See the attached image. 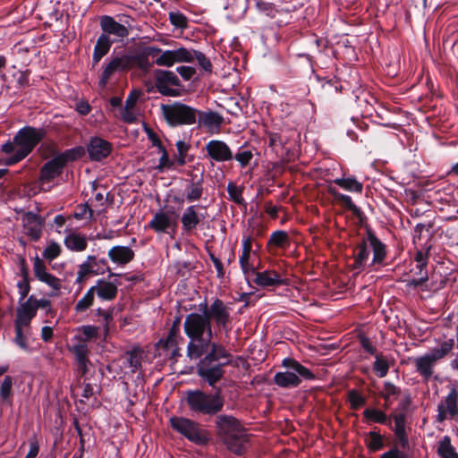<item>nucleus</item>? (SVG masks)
Segmentation results:
<instances>
[{
	"label": "nucleus",
	"mask_w": 458,
	"mask_h": 458,
	"mask_svg": "<svg viewBox=\"0 0 458 458\" xmlns=\"http://www.w3.org/2000/svg\"><path fill=\"white\" fill-rule=\"evenodd\" d=\"M184 333L190 338L187 355L191 359H199L211 348L213 335L209 318L196 312L186 316L183 324Z\"/></svg>",
	"instance_id": "f257e3e1"
},
{
	"label": "nucleus",
	"mask_w": 458,
	"mask_h": 458,
	"mask_svg": "<svg viewBox=\"0 0 458 458\" xmlns=\"http://www.w3.org/2000/svg\"><path fill=\"white\" fill-rule=\"evenodd\" d=\"M197 365L199 377L210 386H214L225 374L224 367L231 362L230 352L219 344H212Z\"/></svg>",
	"instance_id": "f03ea898"
},
{
	"label": "nucleus",
	"mask_w": 458,
	"mask_h": 458,
	"mask_svg": "<svg viewBox=\"0 0 458 458\" xmlns=\"http://www.w3.org/2000/svg\"><path fill=\"white\" fill-rule=\"evenodd\" d=\"M353 268L362 270L367 266L381 264L386 258V248L383 242L371 232L357 245L353 252Z\"/></svg>",
	"instance_id": "7ed1b4c3"
},
{
	"label": "nucleus",
	"mask_w": 458,
	"mask_h": 458,
	"mask_svg": "<svg viewBox=\"0 0 458 458\" xmlns=\"http://www.w3.org/2000/svg\"><path fill=\"white\" fill-rule=\"evenodd\" d=\"M454 345V339L445 340L429 352L413 359L415 370L424 381L428 382L433 377L436 364L449 354Z\"/></svg>",
	"instance_id": "20e7f679"
},
{
	"label": "nucleus",
	"mask_w": 458,
	"mask_h": 458,
	"mask_svg": "<svg viewBox=\"0 0 458 458\" xmlns=\"http://www.w3.org/2000/svg\"><path fill=\"white\" fill-rule=\"evenodd\" d=\"M44 131L31 126H25L18 131L13 141H6L1 146V150L5 154H11L17 150L27 157L34 148L43 139Z\"/></svg>",
	"instance_id": "39448f33"
},
{
	"label": "nucleus",
	"mask_w": 458,
	"mask_h": 458,
	"mask_svg": "<svg viewBox=\"0 0 458 458\" xmlns=\"http://www.w3.org/2000/svg\"><path fill=\"white\" fill-rule=\"evenodd\" d=\"M186 403L191 411L203 415H215L224 407V399L218 392L211 394L190 390L186 392Z\"/></svg>",
	"instance_id": "423d86ee"
},
{
	"label": "nucleus",
	"mask_w": 458,
	"mask_h": 458,
	"mask_svg": "<svg viewBox=\"0 0 458 458\" xmlns=\"http://www.w3.org/2000/svg\"><path fill=\"white\" fill-rule=\"evenodd\" d=\"M282 365L289 370L279 371L275 374L274 382L280 387H297L301 383V377L306 380H312L315 378V375L310 369L293 359H284Z\"/></svg>",
	"instance_id": "0eeeda50"
},
{
	"label": "nucleus",
	"mask_w": 458,
	"mask_h": 458,
	"mask_svg": "<svg viewBox=\"0 0 458 458\" xmlns=\"http://www.w3.org/2000/svg\"><path fill=\"white\" fill-rule=\"evenodd\" d=\"M162 114L171 126L191 125L197 122L198 110L181 102L161 106Z\"/></svg>",
	"instance_id": "6e6552de"
},
{
	"label": "nucleus",
	"mask_w": 458,
	"mask_h": 458,
	"mask_svg": "<svg viewBox=\"0 0 458 458\" xmlns=\"http://www.w3.org/2000/svg\"><path fill=\"white\" fill-rule=\"evenodd\" d=\"M260 243L251 235H243L242 240V254L239 257L241 270L250 284L252 274L255 273V257L258 256Z\"/></svg>",
	"instance_id": "1a4fd4ad"
},
{
	"label": "nucleus",
	"mask_w": 458,
	"mask_h": 458,
	"mask_svg": "<svg viewBox=\"0 0 458 458\" xmlns=\"http://www.w3.org/2000/svg\"><path fill=\"white\" fill-rule=\"evenodd\" d=\"M170 424L173 429L196 445H204L208 442L205 431L200 428L197 422L190 419L173 417L170 419Z\"/></svg>",
	"instance_id": "9d476101"
},
{
	"label": "nucleus",
	"mask_w": 458,
	"mask_h": 458,
	"mask_svg": "<svg viewBox=\"0 0 458 458\" xmlns=\"http://www.w3.org/2000/svg\"><path fill=\"white\" fill-rule=\"evenodd\" d=\"M158 52H160L159 47L148 46L134 54L125 53V56L128 58L129 70L133 67H137L144 72H148L154 64L153 62L149 61V58H155Z\"/></svg>",
	"instance_id": "9b49d317"
},
{
	"label": "nucleus",
	"mask_w": 458,
	"mask_h": 458,
	"mask_svg": "<svg viewBox=\"0 0 458 458\" xmlns=\"http://www.w3.org/2000/svg\"><path fill=\"white\" fill-rule=\"evenodd\" d=\"M106 271H110L107 259L105 258L98 259L96 256L89 255L79 266L76 282L81 283L89 276L103 275Z\"/></svg>",
	"instance_id": "f8f14e48"
},
{
	"label": "nucleus",
	"mask_w": 458,
	"mask_h": 458,
	"mask_svg": "<svg viewBox=\"0 0 458 458\" xmlns=\"http://www.w3.org/2000/svg\"><path fill=\"white\" fill-rule=\"evenodd\" d=\"M207 217L204 206L190 205L182 212L181 216L182 229L183 232L194 231Z\"/></svg>",
	"instance_id": "ddd939ff"
},
{
	"label": "nucleus",
	"mask_w": 458,
	"mask_h": 458,
	"mask_svg": "<svg viewBox=\"0 0 458 458\" xmlns=\"http://www.w3.org/2000/svg\"><path fill=\"white\" fill-rule=\"evenodd\" d=\"M129 70L128 58L125 53H120L111 57L109 62L103 68L98 85L104 89L108 83L109 80L115 74Z\"/></svg>",
	"instance_id": "4468645a"
},
{
	"label": "nucleus",
	"mask_w": 458,
	"mask_h": 458,
	"mask_svg": "<svg viewBox=\"0 0 458 458\" xmlns=\"http://www.w3.org/2000/svg\"><path fill=\"white\" fill-rule=\"evenodd\" d=\"M259 266L255 267V273L252 274V281L258 286L267 289L281 285H288L289 280L284 278L277 271L274 269L258 270Z\"/></svg>",
	"instance_id": "2eb2a0df"
},
{
	"label": "nucleus",
	"mask_w": 458,
	"mask_h": 458,
	"mask_svg": "<svg viewBox=\"0 0 458 458\" xmlns=\"http://www.w3.org/2000/svg\"><path fill=\"white\" fill-rule=\"evenodd\" d=\"M204 149L211 162L225 163L233 159V150L224 140H211L207 142Z\"/></svg>",
	"instance_id": "dca6fc26"
},
{
	"label": "nucleus",
	"mask_w": 458,
	"mask_h": 458,
	"mask_svg": "<svg viewBox=\"0 0 458 458\" xmlns=\"http://www.w3.org/2000/svg\"><path fill=\"white\" fill-rule=\"evenodd\" d=\"M33 271L35 277L40 281L41 283L46 284L48 287L52 289V293L49 294L50 296H57L59 291L62 288V281L53 274H51L44 262L39 259L38 257L35 259L33 262Z\"/></svg>",
	"instance_id": "f3484780"
},
{
	"label": "nucleus",
	"mask_w": 458,
	"mask_h": 458,
	"mask_svg": "<svg viewBox=\"0 0 458 458\" xmlns=\"http://www.w3.org/2000/svg\"><path fill=\"white\" fill-rule=\"evenodd\" d=\"M23 232L31 241L37 242L42 236L45 218L41 216L28 211L21 216Z\"/></svg>",
	"instance_id": "a211bd4d"
},
{
	"label": "nucleus",
	"mask_w": 458,
	"mask_h": 458,
	"mask_svg": "<svg viewBox=\"0 0 458 458\" xmlns=\"http://www.w3.org/2000/svg\"><path fill=\"white\" fill-rule=\"evenodd\" d=\"M101 35L111 38L114 43L122 42L129 35V30L124 25L117 22L112 16L103 15L100 17Z\"/></svg>",
	"instance_id": "6ab92c4d"
},
{
	"label": "nucleus",
	"mask_w": 458,
	"mask_h": 458,
	"mask_svg": "<svg viewBox=\"0 0 458 458\" xmlns=\"http://www.w3.org/2000/svg\"><path fill=\"white\" fill-rule=\"evenodd\" d=\"M89 157L92 161H102L112 151V144L100 137H92L87 146Z\"/></svg>",
	"instance_id": "aec40b11"
},
{
	"label": "nucleus",
	"mask_w": 458,
	"mask_h": 458,
	"mask_svg": "<svg viewBox=\"0 0 458 458\" xmlns=\"http://www.w3.org/2000/svg\"><path fill=\"white\" fill-rule=\"evenodd\" d=\"M34 295H30L25 301H19L16 310L14 323L30 326L32 319L37 315V307L34 303Z\"/></svg>",
	"instance_id": "412c9836"
},
{
	"label": "nucleus",
	"mask_w": 458,
	"mask_h": 458,
	"mask_svg": "<svg viewBox=\"0 0 458 458\" xmlns=\"http://www.w3.org/2000/svg\"><path fill=\"white\" fill-rule=\"evenodd\" d=\"M139 97V92L131 91L125 100L124 106L121 107L120 119L125 123L131 124L138 122L140 111L137 108L136 104Z\"/></svg>",
	"instance_id": "4be33fe9"
},
{
	"label": "nucleus",
	"mask_w": 458,
	"mask_h": 458,
	"mask_svg": "<svg viewBox=\"0 0 458 458\" xmlns=\"http://www.w3.org/2000/svg\"><path fill=\"white\" fill-rule=\"evenodd\" d=\"M204 315L209 318V321L213 319L218 327H225L230 317L228 309L219 299H216L212 302L208 310Z\"/></svg>",
	"instance_id": "5701e85b"
},
{
	"label": "nucleus",
	"mask_w": 458,
	"mask_h": 458,
	"mask_svg": "<svg viewBox=\"0 0 458 458\" xmlns=\"http://www.w3.org/2000/svg\"><path fill=\"white\" fill-rule=\"evenodd\" d=\"M216 424L223 439L244 429L240 422L231 415H219Z\"/></svg>",
	"instance_id": "b1692460"
},
{
	"label": "nucleus",
	"mask_w": 458,
	"mask_h": 458,
	"mask_svg": "<svg viewBox=\"0 0 458 458\" xmlns=\"http://www.w3.org/2000/svg\"><path fill=\"white\" fill-rule=\"evenodd\" d=\"M109 259L117 267H124L134 259V251L129 246L115 245L108 250Z\"/></svg>",
	"instance_id": "393cba45"
},
{
	"label": "nucleus",
	"mask_w": 458,
	"mask_h": 458,
	"mask_svg": "<svg viewBox=\"0 0 458 458\" xmlns=\"http://www.w3.org/2000/svg\"><path fill=\"white\" fill-rule=\"evenodd\" d=\"M64 167V165L58 156H55V157L45 163L40 170L39 180L41 184L49 182L53 179L57 177L59 174H61Z\"/></svg>",
	"instance_id": "a878e982"
},
{
	"label": "nucleus",
	"mask_w": 458,
	"mask_h": 458,
	"mask_svg": "<svg viewBox=\"0 0 458 458\" xmlns=\"http://www.w3.org/2000/svg\"><path fill=\"white\" fill-rule=\"evenodd\" d=\"M394 428H393L395 436V444L398 447L406 450L409 449V439L405 428L406 415L403 412L393 416Z\"/></svg>",
	"instance_id": "bb28decb"
},
{
	"label": "nucleus",
	"mask_w": 458,
	"mask_h": 458,
	"mask_svg": "<svg viewBox=\"0 0 458 458\" xmlns=\"http://www.w3.org/2000/svg\"><path fill=\"white\" fill-rule=\"evenodd\" d=\"M174 224V221L171 216H169L168 213L160 210L153 216L152 219L148 223V226L158 233H167Z\"/></svg>",
	"instance_id": "cd10ccee"
},
{
	"label": "nucleus",
	"mask_w": 458,
	"mask_h": 458,
	"mask_svg": "<svg viewBox=\"0 0 458 458\" xmlns=\"http://www.w3.org/2000/svg\"><path fill=\"white\" fill-rule=\"evenodd\" d=\"M248 441V435L244 429L224 438L227 448L236 454H242L246 450Z\"/></svg>",
	"instance_id": "c85d7f7f"
},
{
	"label": "nucleus",
	"mask_w": 458,
	"mask_h": 458,
	"mask_svg": "<svg viewBox=\"0 0 458 458\" xmlns=\"http://www.w3.org/2000/svg\"><path fill=\"white\" fill-rule=\"evenodd\" d=\"M197 121L199 126H203L208 131L218 130L223 123V117L216 112L198 110Z\"/></svg>",
	"instance_id": "c756f323"
},
{
	"label": "nucleus",
	"mask_w": 458,
	"mask_h": 458,
	"mask_svg": "<svg viewBox=\"0 0 458 458\" xmlns=\"http://www.w3.org/2000/svg\"><path fill=\"white\" fill-rule=\"evenodd\" d=\"M204 193L203 176L192 177L184 190L185 199L189 203L199 200Z\"/></svg>",
	"instance_id": "7c9ffc66"
},
{
	"label": "nucleus",
	"mask_w": 458,
	"mask_h": 458,
	"mask_svg": "<svg viewBox=\"0 0 458 458\" xmlns=\"http://www.w3.org/2000/svg\"><path fill=\"white\" fill-rule=\"evenodd\" d=\"M448 394L445 397L444 401L439 403L450 414V418L458 415V386L457 383L448 385Z\"/></svg>",
	"instance_id": "2f4dec72"
},
{
	"label": "nucleus",
	"mask_w": 458,
	"mask_h": 458,
	"mask_svg": "<svg viewBox=\"0 0 458 458\" xmlns=\"http://www.w3.org/2000/svg\"><path fill=\"white\" fill-rule=\"evenodd\" d=\"M15 336L13 343L22 351L30 352L32 349L28 344V340L31 335V327L14 323Z\"/></svg>",
	"instance_id": "473e14b6"
},
{
	"label": "nucleus",
	"mask_w": 458,
	"mask_h": 458,
	"mask_svg": "<svg viewBox=\"0 0 458 458\" xmlns=\"http://www.w3.org/2000/svg\"><path fill=\"white\" fill-rule=\"evenodd\" d=\"M64 244L72 251L81 252L86 250L88 242L84 234L69 232L64 239Z\"/></svg>",
	"instance_id": "72a5a7b5"
},
{
	"label": "nucleus",
	"mask_w": 458,
	"mask_h": 458,
	"mask_svg": "<svg viewBox=\"0 0 458 458\" xmlns=\"http://www.w3.org/2000/svg\"><path fill=\"white\" fill-rule=\"evenodd\" d=\"M91 288H94V294L104 301L114 300L117 294V286L112 282L98 280V284Z\"/></svg>",
	"instance_id": "f704fd0d"
},
{
	"label": "nucleus",
	"mask_w": 458,
	"mask_h": 458,
	"mask_svg": "<svg viewBox=\"0 0 458 458\" xmlns=\"http://www.w3.org/2000/svg\"><path fill=\"white\" fill-rule=\"evenodd\" d=\"M437 454L440 458H458V453L449 436H444L437 444Z\"/></svg>",
	"instance_id": "c9c22d12"
},
{
	"label": "nucleus",
	"mask_w": 458,
	"mask_h": 458,
	"mask_svg": "<svg viewBox=\"0 0 458 458\" xmlns=\"http://www.w3.org/2000/svg\"><path fill=\"white\" fill-rule=\"evenodd\" d=\"M72 352L75 355L79 369L85 374L88 370V363L89 362L88 358V345L86 344L80 343L72 346Z\"/></svg>",
	"instance_id": "e433bc0d"
},
{
	"label": "nucleus",
	"mask_w": 458,
	"mask_h": 458,
	"mask_svg": "<svg viewBox=\"0 0 458 458\" xmlns=\"http://www.w3.org/2000/svg\"><path fill=\"white\" fill-rule=\"evenodd\" d=\"M333 182L350 192L361 193L363 191L362 182H359L354 176L335 178Z\"/></svg>",
	"instance_id": "4c0bfd02"
},
{
	"label": "nucleus",
	"mask_w": 458,
	"mask_h": 458,
	"mask_svg": "<svg viewBox=\"0 0 458 458\" xmlns=\"http://www.w3.org/2000/svg\"><path fill=\"white\" fill-rule=\"evenodd\" d=\"M328 193L334 198L335 201L340 203L345 208L356 212L358 211L357 206L353 203L352 198L349 195L339 192L335 187H328Z\"/></svg>",
	"instance_id": "58836bf2"
},
{
	"label": "nucleus",
	"mask_w": 458,
	"mask_h": 458,
	"mask_svg": "<svg viewBox=\"0 0 458 458\" xmlns=\"http://www.w3.org/2000/svg\"><path fill=\"white\" fill-rule=\"evenodd\" d=\"M290 243V239L287 232L277 230L275 231L269 237L267 247H275V248H286Z\"/></svg>",
	"instance_id": "ea45409f"
},
{
	"label": "nucleus",
	"mask_w": 458,
	"mask_h": 458,
	"mask_svg": "<svg viewBox=\"0 0 458 458\" xmlns=\"http://www.w3.org/2000/svg\"><path fill=\"white\" fill-rule=\"evenodd\" d=\"M363 416L369 422L387 424V415L383 411L376 408H366L363 411Z\"/></svg>",
	"instance_id": "a19ab883"
},
{
	"label": "nucleus",
	"mask_w": 458,
	"mask_h": 458,
	"mask_svg": "<svg viewBox=\"0 0 458 458\" xmlns=\"http://www.w3.org/2000/svg\"><path fill=\"white\" fill-rule=\"evenodd\" d=\"M155 83L166 85H180V80L172 71L157 70L155 73Z\"/></svg>",
	"instance_id": "79ce46f5"
},
{
	"label": "nucleus",
	"mask_w": 458,
	"mask_h": 458,
	"mask_svg": "<svg viewBox=\"0 0 458 458\" xmlns=\"http://www.w3.org/2000/svg\"><path fill=\"white\" fill-rule=\"evenodd\" d=\"M95 299L94 288H89L87 293L81 298L74 306V310L78 314L84 313L89 309Z\"/></svg>",
	"instance_id": "37998d69"
},
{
	"label": "nucleus",
	"mask_w": 458,
	"mask_h": 458,
	"mask_svg": "<svg viewBox=\"0 0 458 458\" xmlns=\"http://www.w3.org/2000/svg\"><path fill=\"white\" fill-rule=\"evenodd\" d=\"M114 309L104 310L98 308L93 311L94 317L98 318L97 320L103 325L105 333L109 330V325L113 321Z\"/></svg>",
	"instance_id": "c03bdc74"
},
{
	"label": "nucleus",
	"mask_w": 458,
	"mask_h": 458,
	"mask_svg": "<svg viewBox=\"0 0 458 458\" xmlns=\"http://www.w3.org/2000/svg\"><path fill=\"white\" fill-rule=\"evenodd\" d=\"M85 154V149L83 147H75L70 149H67L61 154L57 155L59 158L62 160L64 165H65L68 162L75 161L81 158Z\"/></svg>",
	"instance_id": "a18cd8bd"
},
{
	"label": "nucleus",
	"mask_w": 458,
	"mask_h": 458,
	"mask_svg": "<svg viewBox=\"0 0 458 458\" xmlns=\"http://www.w3.org/2000/svg\"><path fill=\"white\" fill-rule=\"evenodd\" d=\"M13 378L11 376H5L0 386V397L4 403H12V389Z\"/></svg>",
	"instance_id": "49530a36"
},
{
	"label": "nucleus",
	"mask_w": 458,
	"mask_h": 458,
	"mask_svg": "<svg viewBox=\"0 0 458 458\" xmlns=\"http://www.w3.org/2000/svg\"><path fill=\"white\" fill-rule=\"evenodd\" d=\"M177 148L176 163L178 165H183L187 162L191 161L192 157H189L188 151L190 145L184 140H178L175 143Z\"/></svg>",
	"instance_id": "de8ad7c7"
},
{
	"label": "nucleus",
	"mask_w": 458,
	"mask_h": 458,
	"mask_svg": "<svg viewBox=\"0 0 458 458\" xmlns=\"http://www.w3.org/2000/svg\"><path fill=\"white\" fill-rule=\"evenodd\" d=\"M253 158V152L247 147L242 146L238 148L233 159H235L242 168L246 167Z\"/></svg>",
	"instance_id": "09e8293b"
},
{
	"label": "nucleus",
	"mask_w": 458,
	"mask_h": 458,
	"mask_svg": "<svg viewBox=\"0 0 458 458\" xmlns=\"http://www.w3.org/2000/svg\"><path fill=\"white\" fill-rule=\"evenodd\" d=\"M158 66L171 67L174 64L173 50H162L157 54L153 62Z\"/></svg>",
	"instance_id": "8fccbe9b"
},
{
	"label": "nucleus",
	"mask_w": 458,
	"mask_h": 458,
	"mask_svg": "<svg viewBox=\"0 0 458 458\" xmlns=\"http://www.w3.org/2000/svg\"><path fill=\"white\" fill-rule=\"evenodd\" d=\"M174 64L176 63H191L194 60V50L185 47L172 49Z\"/></svg>",
	"instance_id": "3c124183"
},
{
	"label": "nucleus",
	"mask_w": 458,
	"mask_h": 458,
	"mask_svg": "<svg viewBox=\"0 0 458 458\" xmlns=\"http://www.w3.org/2000/svg\"><path fill=\"white\" fill-rule=\"evenodd\" d=\"M400 394L401 389L395 385L388 381L384 383L381 395L386 403H391Z\"/></svg>",
	"instance_id": "603ef678"
},
{
	"label": "nucleus",
	"mask_w": 458,
	"mask_h": 458,
	"mask_svg": "<svg viewBox=\"0 0 458 458\" xmlns=\"http://www.w3.org/2000/svg\"><path fill=\"white\" fill-rule=\"evenodd\" d=\"M367 445L370 451H378L384 447L383 437L376 431H369L367 437Z\"/></svg>",
	"instance_id": "864d4df0"
},
{
	"label": "nucleus",
	"mask_w": 458,
	"mask_h": 458,
	"mask_svg": "<svg viewBox=\"0 0 458 458\" xmlns=\"http://www.w3.org/2000/svg\"><path fill=\"white\" fill-rule=\"evenodd\" d=\"M375 361L373 363V369L376 372L377 376L379 377H384L387 375L389 370V364L386 358L382 355L376 354Z\"/></svg>",
	"instance_id": "5fc2aeb1"
},
{
	"label": "nucleus",
	"mask_w": 458,
	"mask_h": 458,
	"mask_svg": "<svg viewBox=\"0 0 458 458\" xmlns=\"http://www.w3.org/2000/svg\"><path fill=\"white\" fill-rule=\"evenodd\" d=\"M128 367L132 373H135L140 367L141 355L138 350H132L126 353Z\"/></svg>",
	"instance_id": "6e6d98bb"
},
{
	"label": "nucleus",
	"mask_w": 458,
	"mask_h": 458,
	"mask_svg": "<svg viewBox=\"0 0 458 458\" xmlns=\"http://www.w3.org/2000/svg\"><path fill=\"white\" fill-rule=\"evenodd\" d=\"M114 43V42L111 40V38H107L106 35H100L97 40L94 49L106 55Z\"/></svg>",
	"instance_id": "4d7b16f0"
},
{
	"label": "nucleus",
	"mask_w": 458,
	"mask_h": 458,
	"mask_svg": "<svg viewBox=\"0 0 458 458\" xmlns=\"http://www.w3.org/2000/svg\"><path fill=\"white\" fill-rule=\"evenodd\" d=\"M18 293L20 295L19 301H25V298L30 291V284L28 279L27 271L22 273V279L17 283Z\"/></svg>",
	"instance_id": "13d9d810"
},
{
	"label": "nucleus",
	"mask_w": 458,
	"mask_h": 458,
	"mask_svg": "<svg viewBox=\"0 0 458 458\" xmlns=\"http://www.w3.org/2000/svg\"><path fill=\"white\" fill-rule=\"evenodd\" d=\"M61 253V246L55 242H51L43 250L42 256L44 259L51 261L56 259Z\"/></svg>",
	"instance_id": "bf43d9fd"
},
{
	"label": "nucleus",
	"mask_w": 458,
	"mask_h": 458,
	"mask_svg": "<svg viewBox=\"0 0 458 458\" xmlns=\"http://www.w3.org/2000/svg\"><path fill=\"white\" fill-rule=\"evenodd\" d=\"M227 192L230 196V199L235 202L236 204H242L244 202V199L242 197V188L236 186L233 182H229L227 184Z\"/></svg>",
	"instance_id": "052dcab7"
},
{
	"label": "nucleus",
	"mask_w": 458,
	"mask_h": 458,
	"mask_svg": "<svg viewBox=\"0 0 458 458\" xmlns=\"http://www.w3.org/2000/svg\"><path fill=\"white\" fill-rule=\"evenodd\" d=\"M348 401L352 409L357 410L363 406L366 403V399L357 390H351L348 393Z\"/></svg>",
	"instance_id": "680f3d73"
},
{
	"label": "nucleus",
	"mask_w": 458,
	"mask_h": 458,
	"mask_svg": "<svg viewBox=\"0 0 458 458\" xmlns=\"http://www.w3.org/2000/svg\"><path fill=\"white\" fill-rule=\"evenodd\" d=\"M169 21L176 28L184 29L187 27V18L179 11L170 12Z\"/></svg>",
	"instance_id": "e2e57ef3"
},
{
	"label": "nucleus",
	"mask_w": 458,
	"mask_h": 458,
	"mask_svg": "<svg viewBox=\"0 0 458 458\" xmlns=\"http://www.w3.org/2000/svg\"><path fill=\"white\" fill-rule=\"evenodd\" d=\"M430 250V246L427 247L426 251L420 250L416 252L414 260L416 262V268L422 271H427L426 267L428 265V252Z\"/></svg>",
	"instance_id": "0e129e2a"
},
{
	"label": "nucleus",
	"mask_w": 458,
	"mask_h": 458,
	"mask_svg": "<svg viewBox=\"0 0 458 458\" xmlns=\"http://www.w3.org/2000/svg\"><path fill=\"white\" fill-rule=\"evenodd\" d=\"M80 330L84 337V340L89 341L98 337L99 327L92 325H87L82 326Z\"/></svg>",
	"instance_id": "69168bd1"
},
{
	"label": "nucleus",
	"mask_w": 458,
	"mask_h": 458,
	"mask_svg": "<svg viewBox=\"0 0 458 458\" xmlns=\"http://www.w3.org/2000/svg\"><path fill=\"white\" fill-rule=\"evenodd\" d=\"M194 59L198 61V64L205 72H210L212 71L210 60L202 52L194 50Z\"/></svg>",
	"instance_id": "338daca9"
},
{
	"label": "nucleus",
	"mask_w": 458,
	"mask_h": 458,
	"mask_svg": "<svg viewBox=\"0 0 458 458\" xmlns=\"http://www.w3.org/2000/svg\"><path fill=\"white\" fill-rule=\"evenodd\" d=\"M93 215V210L89 207L87 203L79 205L74 212V217L76 219L90 218Z\"/></svg>",
	"instance_id": "774afa93"
}]
</instances>
